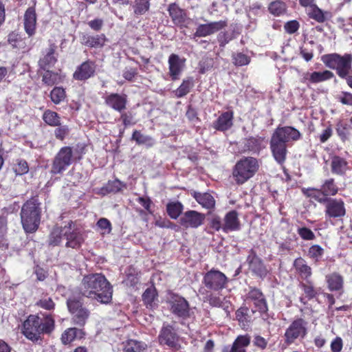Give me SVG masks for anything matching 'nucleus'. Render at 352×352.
Returning a JSON list of instances; mask_svg holds the SVG:
<instances>
[{
    "mask_svg": "<svg viewBox=\"0 0 352 352\" xmlns=\"http://www.w3.org/2000/svg\"><path fill=\"white\" fill-rule=\"evenodd\" d=\"M80 291L82 296L107 304L112 300L113 289L110 283L101 274H90L82 280Z\"/></svg>",
    "mask_w": 352,
    "mask_h": 352,
    "instance_id": "obj_1",
    "label": "nucleus"
},
{
    "mask_svg": "<svg viewBox=\"0 0 352 352\" xmlns=\"http://www.w3.org/2000/svg\"><path fill=\"white\" fill-rule=\"evenodd\" d=\"M55 320L50 314L30 315L23 323L22 333L33 342H41L42 335H50L54 330Z\"/></svg>",
    "mask_w": 352,
    "mask_h": 352,
    "instance_id": "obj_2",
    "label": "nucleus"
},
{
    "mask_svg": "<svg viewBox=\"0 0 352 352\" xmlns=\"http://www.w3.org/2000/svg\"><path fill=\"white\" fill-rule=\"evenodd\" d=\"M300 132L292 126L278 127L270 140V148L275 160L280 164L285 162L287 153V143L300 138Z\"/></svg>",
    "mask_w": 352,
    "mask_h": 352,
    "instance_id": "obj_3",
    "label": "nucleus"
},
{
    "mask_svg": "<svg viewBox=\"0 0 352 352\" xmlns=\"http://www.w3.org/2000/svg\"><path fill=\"white\" fill-rule=\"evenodd\" d=\"M41 210L38 204L34 200L26 201L21 211V219L23 228L26 232H35L40 223Z\"/></svg>",
    "mask_w": 352,
    "mask_h": 352,
    "instance_id": "obj_4",
    "label": "nucleus"
},
{
    "mask_svg": "<svg viewBox=\"0 0 352 352\" xmlns=\"http://www.w3.org/2000/svg\"><path fill=\"white\" fill-rule=\"evenodd\" d=\"M322 61L327 67L335 69L340 78H346L352 73V54H345L341 56L334 53L325 55Z\"/></svg>",
    "mask_w": 352,
    "mask_h": 352,
    "instance_id": "obj_5",
    "label": "nucleus"
},
{
    "mask_svg": "<svg viewBox=\"0 0 352 352\" xmlns=\"http://www.w3.org/2000/svg\"><path fill=\"white\" fill-rule=\"evenodd\" d=\"M258 168V164L256 158L244 157L234 166L232 175L237 184H243L254 175Z\"/></svg>",
    "mask_w": 352,
    "mask_h": 352,
    "instance_id": "obj_6",
    "label": "nucleus"
},
{
    "mask_svg": "<svg viewBox=\"0 0 352 352\" xmlns=\"http://www.w3.org/2000/svg\"><path fill=\"white\" fill-rule=\"evenodd\" d=\"M170 312L177 318L186 320L193 316L194 312L188 302L182 296L170 294L167 300Z\"/></svg>",
    "mask_w": 352,
    "mask_h": 352,
    "instance_id": "obj_7",
    "label": "nucleus"
},
{
    "mask_svg": "<svg viewBox=\"0 0 352 352\" xmlns=\"http://www.w3.org/2000/svg\"><path fill=\"white\" fill-rule=\"evenodd\" d=\"M67 305L69 312L73 315V322L80 327H84L89 316V311L83 307L81 298L70 297L67 300Z\"/></svg>",
    "mask_w": 352,
    "mask_h": 352,
    "instance_id": "obj_8",
    "label": "nucleus"
},
{
    "mask_svg": "<svg viewBox=\"0 0 352 352\" xmlns=\"http://www.w3.org/2000/svg\"><path fill=\"white\" fill-rule=\"evenodd\" d=\"M228 278L219 270H211L204 276L203 283L205 287L212 291L219 292L226 287Z\"/></svg>",
    "mask_w": 352,
    "mask_h": 352,
    "instance_id": "obj_9",
    "label": "nucleus"
},
{
    "mask_svg": "<svg viewBox=\"0 0 352 352\" xmlns=\"http://www.w3.org/2000/svg\"><path fill=\"white\" fill-rule=\"evenodd\" d=\"M158 339L161 344H166L176 350L180 348L179 336L175 328L171 324H163Z\"/></svg>",
    "mask_w": 352,
    "mask_h": 352,
    "instance_id": "obj_10",
    "label": "nucleus"
},
{
    "mask_svg": "<svg viewBox=\"0 0 352 352\" xmlns=\"http://www.w3.org/2000/svg\"><path fill=\"white\" fill-rule=\"evenodd\" d=\"M72 160V150L69 146L60 148L56 155L51 169L53 174H58L65 170L71 164Z\"/></svg>",
    "mask_w": 352,
    "mask_h": 352,
    "instance_id": "obj_11",
    "label": "nucleus"
},
{
    "mask_svg": "<svg viewBox=\"0 0 352 352\" xmlns=\"http://www.w3.org/2000/svg\"><path fill=\"white\" fill-rule=\"evenodd\" d=\"M63 234L67 248L78 249L84 242L85 239L82 232L75 228L74 224L72 221L65 226V231Z\"/></svg>",
    "mask_w": 352,
    "mask_h": 352,
    "instance_id": "obj_12",
    "label": "nucleus"
},
{
    "mask_svg": "<svg viewBox=\"0 0 352 352\" xmlns=\"http://www.w3.org/2000/svg\"><path fill=\"white\" fill-rule=\"evenodd\" d=\"M307 322L302 318L294 320L287 329L285 337L287 344H292L298 338H304L307 334Z\"/></svg>",
    "mask_w": 352,
    "mask_h": 352,
    "instance_id": "obj_13",
    "label": "nucleus"
},
{
    "mask_svg": "<svg viewBox=\"0 0 352 352\" xmlns=\"http://www.w3.org/2000/svg\"><path fill=\"white\" fill-rule=\"evenodd\" d=\"M249 270L256 276L264 278L268 274V270L263 261L256 255L254 250H251L247 257Z\"/></svg>",
    "mask_w": 352,
    "mask_h": 352,
    "instance_id": "obj_14",
    "label": "nucleus"
},
{
    "mask_svg": "<svg viewBox=\"0 0 352 352\" xmlns=\"http://www.w3.org/2000/svg\"><path fill=\"white\" fill-rule=\"evenodd\" d=\"M325 206V214L329 218L342 217L346 214L344 203L342 199L329 198Z\"/></svg>",
    "mask_w": 352,
    "mask_h": 352,
    "instance_id": "obj_15",
    "label": "nucleus"
},
{
    "mask_svg": "<svg viewBox=\"0 0 352 352\" xmlns=\"http://www.w3.org/2000/svg\"><path fill=\"white\" fill-rule=\"evenodd\" d=\"M226 25L227 23L226 21H219L206 24H201L197 27L196 32L194 34L193 38H195V37H204L212 34L223 29Z\"/></svg>",
    "mask_w": 352,
    "mask_h": 352,
    "instance_id": "obj_16",
    "label": "nucleus"
},
{
    "mask_svg": "<svg viewBox=\"0 0 352 352\" xmlns=\"http://www.w3.org/2000/svg\"><path fill=\"white\" fill-rule=\"evenodd\" d=\"M204 219V214L195 210H189L184 214L179 221L184 227L197 228L203 223Z\"/></svg>",
    "mask_w": 352,
    "mask_h": 352,
    "instance_id": "obj_17",
    "label": "nucleus"
},
{
    "mask_svg": "<svg viewBox=\"0 0 352 352\" xmlns=\"http://www.w3.org/2000/svg\"><path fill=\"white\" fill-rule=\"evenodd\" d=\"M185 59L181 58L178 55L172 54L168 58L169 74L172 80L179 78V76L184 67Z\"/></svg>",
    "mask_w": 352,
    "mask_h": 352,
    "instance_id": "obj_18",
    "label": "nucleus"
},
{
    "mask_svg": "<svg viewBox=\"0 0 352 352\" xmlns=\"http://www.w3.org/2000/svg\"><path fill=\"white\" fill-rule=\"evenodd\" d=\"M247 300L252 302L260 313H265L267 311L266 300L259 289L256 288L251 289L248 294Z\"/></svg>",
    "mask_w": 352,
    "mask_h": 352,
    "instance_id": "obj_19",
    "label": "nucleus"
},
{
    "mask_svg": "<svg viewBox=\"0 0 352 352\" xmlns=\"http://www.w3.org/2000/svg\"><path fill=\"white\" fill-rule=\"evenodd\" d=\"M57 46L54 43H50L46 50L45 54L38 60L40 69L46 70L54 66L57 62V58L54 56Z\"/></svg>",
    "mask_w": 352,
    "mask_h": 352,
    "instance_id": "obj_20",
    "label": "nucleus"
},
{
    "mask_svg": "<svg viewBox=\"0 0 352 352\" xmlns=\"http://www.w3.org/2000/svg\"><path fill=\"white\" fill-rule=\"evenodd\" d=\"M105 103L116 111L122 112L126 109V98L118 94H111L105 98Z\"/></svg>",
    "mask_w": 352,
    "mask_h": 352,
    "instance_id": "obj_21",
    "label": "nucleus"
},
{
    "mask_svg": "<svg viewBox=\"0 0 352 352\" xmlns=\"http://www.w3.org/2000/svg\"><path fill=\"white\" fill-rule=\"evenodd\" d=\"M36 25V14L34 8L27 9L24 14V28L28 36L34 34Z\"/></svg>",
    "mask_w": 352,
    "mask_h": 352,
    "instance_id": "obj_22",
    "label": "nucleus"
},
{
    "mask_svg": "<svg viewBox=\"0 0 352 352\" xmlns=\"http://www.w3.org/2000/svg\"><path fill=\"white\" fill-rule=\"evenodd\" d=\"M95 72L94 65L91 61L82 63L74 74V78L76 80H84L89 78Z\"/></svg>",
    "mask_w": 352,
    "mask_h": 352,
    "instance_id": "obj_23",
    "label": "nucleus"
},
{
    "mask_svg": "<svg viewBox=\"0 0 352 352\" xmlns=\"http://www.w3.org/2000/svg\"><path fill=\"white\" fill-rule=\"evenodd\" d=\"M240 228V222L238 218V213L235 210L228 212L224 217V223L222 229L225 232L228 231L238 230Z\"/></svg>",
    "mask_w": 352,
    "mask_h": 352,
    "instance_id": "obj_24",
    "label": "nucleus"
},
{
    "mask_svg": "<svg viewBox=\"0 0 352 352\" xmlns=\"http://www.w3.org/2000/svg\"><path fill=\"white\" fill-rule=\"evenodd\" d=\"M106 38L104 34H98L91 36L89 34H84L81 38L82 44L89 47H102L104 45Z\"/></svg>",
    "mask_w": 352,
    "mask_h": 352,
    "instance_id": "obj_25",
    "label": "nucleus"
},
{
    "mask_svg": "<svg viewBox=\"0 0 352 352\" xmlns=\"http://www.w3.org/2000/svg\"><path fill=\"white\" fill-rule=\"evenodd\" d=\"M255 311L250 310L247 307H241L236 311V318L239 321L240 326L243 329H248L252 321L251 313L254 314Z\"/></svg>",
    "mask_w": 352,
    "mask_h": 352,
    "instance_id": "obj_26",
    "label": "nucleus"
},
{
    "mask_svg": "<svg viewBox=\"0 0 352 352\" xmlns=\"http://www.w3.org/2000/svg\"><path fill=\"white\" fill-rule=\"evenodd\" d=\"M232 112L226 111L222 113L214 123V128L221 131L228 130L232 125Z\"/></svg>",
    "mask_w": 352,
    "mask_h": 352,
    "instance_id": "obj_27",
    "label": "nucleus"
},
{
    "mask_svg": "<svg viewBox=\"0 0 352 352\" xmlns=\"http://www.w3.org/2000/svg\"><path fill=\"white\" fill-rule=\"evenodd\" d=\"M250 344V336L248 335L239 336L232 344V347L224 352H246L245 347Z\"/></svg>",
    "mask_w": 352,
    "mask_h": 352,
    "instance_id": "obj_28",
    "label": "nucleus"
},
{
    "mask_svg": "<svg viewBox=\"0 0 352 352\" xmlns=\"http://www.w3.org/2000/svg\"><path fill=\"white\" fill-rule=\"evenodd\" d=\"M326 280L330 291H340L343 287V278L336 272L327 275Z\"/></svg>",
    "mask_w": 352,
    "mask_h": 352,
    "instance_id": "obj_29",
    "label": "nucleus"
},
{
    "mask_svg": "<svg viewBox=\"0 0 352 352\" xmlns=\"http://www.w3.org/2000/svg\"><path fill=\"white\" fill-rule=\"evenodd\" d=\"M294 266L300 274L302 278L309 279L311 276V268L307 265L306 261L301 257L297 258L294 262Z\"/></svg>",
    "mask_w": 352,
    "mask_h": 352,
    "instance_id": "obj_30",
    "label": "nucleus"
},
{
    "mask_svg": "<svg viewBox=\"0 0 352 352\" xmlns=\"http://www.w3.org/2000/svg\"><path fill=\"white\" fill-rule=\"evenodd\" d=\"M196 201L202 206V207L207 209H212L214 207L215 201L214 197L209 193L197 192H195L193 195Z\"/></svg>",
    "mask_w": 352,
    "mask_h": 352,
    "instance_id": "obj_31",
    "label": "nucleus"
},
{
    "mask_svg": "<svg viewBox=\"0 0 352 352\" xmlns=\"http://www.w3.org/2000/svg\"><path fill=\"white\" fill-rule=\"evenodd\" d=\"M169 15L175 25H179L184 21V12L175 3H171L168 6Z\"/></svg>",
    "mask_w": 352,
    "mask_h": 352,
    "instance_id": "obj_32",
    "label": "nucleus"
},
{
    "mask_svg": "<svg viewBox=\"0 0 352 352\" xmlns=\"http://www.w3.org/2000/svg\"><path fill=\"white\" fill-rule=\"evenodd\" d=\"M331 171L337 175H343L347 169V162L339 156H334L331 160Z\"/></svg>",
    "mask_w": 352,
    "mask_h": 352,
    "instance_id": "obj_33",
    "label": "nucleus"
},
{
    "mask_svg": "<svg viewBox=\"0 0 352 352\" xmlns=\"http://www.w3.org/2000/svg\"><path fill=\"white\" fill-rule=\"evenodd\" d=\"M131 140L135 141L138 145H144L147 147H151L155 144V140L152 137L142 134L137 130L133 131Z\"/></svg>",
    "mask_w": 352,
    "mask_h": 352,
    "instance_id": "obj_34",
    "label": "nucleus"
},
{
    "mask_svg": "<svg viewBox=\"0 0 352 352\" xmlns=\"http://www.w3.org/2000/svg\"><path fill=\"white\" fill-rule=\"evenodd\" d=\"M124 184L118 179L109 181L104 187L100 189L101 194L106 195L108 193H116L120 191L123 188H125Z\"/></svg>",
    "mask_w": 352,
    "mask_h": 352,
    "instance_id": "obj_35",
    "label": "nucleus"
},
{
    "mask_svg": "<svg viewBox=\"0 0 352 352\" xmlns=\"http://www.w3.org/2000/svg\"><path fill=\"white\" fill-rule=\"evenodd\" d=\"M65 231V226L64 227H55L50 235L49 244L55 246L65 241L63 234Z\"/></svg>",
    "mask_w": 352,
    "mask_h": 352,
    "instance_id": "obj_36",
    "label": "nucleus"
},
{
    "mask_svg": "<svg viewBox=\"0 0 352 352\" xmlns=\"http://www.w3.org/2000/svg\"><path fill=\"white\" fill-rule=\"evenodd\" d=\"M82 330L77 328H69L65 330L61 336V341L63 344H67L72 342L78 335H82Z\"/></svg>",
    "mask_w": 352,
    "mask_h": 352,
    "instance_id": "obj_37",
    "label": "nucleus"
},
{
    "mask_svg": "<svg viewBox=\"0 0 352 352\" xmlns=\"http://www.w3.org/2000/svg\"><path fill=\"white\" fill-rule=\"evenodd\" d=\"M303 192L307 197L314 199L316 201L320 202V204H325L329 197H327L324 195V192L320 190L315 188H310L307 190H303Z\"/></svg>",
    "mask_w": 352,
    "mask_h": 352,
    "instance_id": "obj_38",
    "label": "nucleus"
},
{
    "mask_svg": "<svg viewBox=\"0 0 352 352\" xmlns=\"http://www.w3.org/2000/svg\"><path fill=\"white\" fill-rule=\"evenodd\" d=\"M194 86V81L192 77L184 79L182 85L175 91V95L177 98H182L188 94Z\"/></svg>",
    "mask_w": 352,
    "mask_h": 352,
    "instance_id": "obj_39",
    "label": "nucleus"
},
{
    "mask_svg": "<svg viewBox=\"0 0 352 352\" xmlns=\"http://www.w3.org/2000/svg\"><path fill=\"white\" fill-rule=\"evenodd\" d=\"M305 283H300V287L303 290L306 298L309 300L315 298L319 293L318 289L315 288L313 283L307 279Z\"/></svg>",
    "mask_w": 352,
    "mask_h": 352,
    "instance_id": "obj_40",
    "label": "nucleus"
},
{
    "mask_svg": "<svg viewBox=\"0 0 352 352\" xmlns=\"http://www.w3.org/2000/svg\"><path fill=\"white\" fill-rule=\"evenodd\" d=\"M328 12H324L320 8H319L316 4L310 7V10L308 12V15L310 18L314 19L318 23H323L326 21V14Z\"/></svg>",
    "mask_w": 352,
    "mask_h": 352,
    "instance_id": "obj_41",
    "label": "nucleus"
},
{
    "mask_svg": "<svg viewBox=\"0 0 352 352\" xmlns=\"http://www.w3.org/2000/svg\"><path fill=\"white\" fill-rule=\"evenodd\" d=\"M333 76V73L329 70H325L322 72H314L310 75L309 81L313 83H317L331 79Z\"/></svg>",
    "mask_w": 352,
    "mask_h": 352,
    "instance_id": "obj_42",
    "label": "nucleus"
},
{
    "mask_svg": "<svg viewBox=\"0 0 352 352\" xmlns=\"http://www.w3.org/2000/svg\"><path fill=\"white\" fill-rule=\"evenodd\" d=\"M43 119L47 124L50 126H60V118L56 112L47 110L44 112Z\"/></svg>",
    "mask_w": 352,
    "mask_h": 352,
    "instance_id": "obj_43",
    "label": "nucleus"
},
{
    "mask_svg": "<svg viewBox=\"0 0 352 352\" xmlns=\"http://www.w3.org/2000/svg\"><path fill=\"white\" fill-rule=\"evenodd\" d=\"M157 298V292L155 287L147 288L142 294V300L147 307H153Z\"/></svg>",
    "mask_w": 352,
    "mask_h": 352,
    "instance_id": "obj_44",
    "label": "nucleus"
},
{
    "mask_svg": "<svg viewBox=\"0 0 352 352\" xmlns=\"http://www.w3.org/2000/svg\"><path fill=\"white\" fill-rule=\"evenodd\" d=\"M45 72L42 76V81L47 86H52L58 84L60 82V76L58 73L50 71L49 69L45 70Z\"/></svg>",
    "mask_w": 352,
    "mask_h": 352,
    "instance_id": "obj_45",
    "label": "nucleus"
},
{
    "mask_svg": "<svg viewBox=\"0 0 352 352\" xmlns=\"http://www.w3.org/2000/svg\"><path fill=\"white\" fill-rule=\"evenodd\" d=\"M268 9L270 12L274 16H280L285 13L287 6L283 1H275L270 4Z\"/></svg>",
    "mask_w": 352,
    "mask_h": 352,
    "instance_id": "obj_46",
    "label": "nucleus"
},
{
    "mask_svg": "<svg viewBox=\"0 0 352 352\" xmlns=\"http://www.w3.org/2000/svg\"><path fill=\"white\" fill-rule=\"evenodd\" d=\"M146 347L145 343L131 340L128 342L123 352H142Z\"/></svg>",
    "mask_w": 352,
    "mask_h": 352,
    "instance_id": "obj_47",
    "label": "nucleus"
},
{
    "mask_svg": "<svg viewBox=\"0 0 352 352\" xmlns=\"http://www.w3.org/2000/svg\"><path fill=\"white\" fill-rule=\"evenodd\" d=\"M167 212L172 219H177L182 213L183 210L182 204L179 202H172L167 205Z\"/></svg>",
    "mask_w": 352,
    "mask_h": 352,
    "instance_id": "obj_48",
    "label": "nucleus"
},
{
    "mask_svg": "<svg viewBox=\"0 0 352 352\" xmlns=\"http://www.w3.org/2000/svg\"><path fill=\"white\" fill-rule=\"evenodd\" d=\"M321 190L328 197L335 195L338 192V188L334 184L333 179H329L321 186Z\"/></svg>",
    "mask_w": 352,
    "mask_h": 352,
    "instance_id": "obj_49",
    "label": "nucleus"
},
{
    "mask_svg": "<svg viewBox=\"0 0 352 352\" xmlns=\"http://www.w3.org/2000/svg\"><path fill=\"white\" fill-rule=\"evenodd\" d=\"M65 97L66 94L64 89L60 87H54L50 92V98L56 104L60 103Z\"/></svg>",
    "mask_w": 352,
    "mask_h": 352,
    "instance_id": "obj_50",
    "label": "nucleus"
},
{
    "mask_svg": "<svg viewBox=\"0 0 352 352\" xmlns=\"http://www.w3.org/2000/svg\"><path fill=\"white\" fill-rule=\"evenodd\" d=\"M324 249L319 245H313L308 250V256L315 262H318L324 254Z\"/></svg>",
    "mask_w": 352,
    "mask_h": 352,
    "instance_id": "obj_51",
    "label": "nucleus"
},
{
    "mask_svg": "<svg viewBox=\"0 0 352 352\" xmlns=\"http://www.w3.org/2000/svg\"><path fill=\"white\" fill-rule=\"evenodd\" d=\"M148 0H135L134 5V12L135 14H144L149 9Z\"/></svg>",
    "mask_w": 352,
    "mask_h": 352,
    "instance_id": "obj_52",
    "label": "nucleus"
},
{
    "mask_svg": "<svg viewBox=\"0 0 352 352\" xmlns=\"http://www.w3.org/2000/svg\"><path fill=\"white\" fill-rule=\"evenodd\" d=\"M232 59L234 64L237 66L246 65L250 63V58L242 53L233 54Z\"/></svg>",
    "mask_w": 352,
    "mask_h": 352,
    "instance_id": "obj_53",
    "label": "nucleus"
},
{
    "mask_svg": "<svg viewBox=\"0 0 352 352\" xmlns=\"http://www.w3.org/2000/svg\"><path fill=\"white\" fill-rule=\"evenodd\" d=\"M97 226L102 230V234H109L111 232V224L106 218H100L97 222Z\"/></svg>",
    "mask_w": 352,
    "mask_h": 352,
    "instance_id": "obj_54",
    "label": "nucleus"
},
{
    "mask_svg": "<svg viewBox=\"0 0 352 352\" xmlns=\"http://www.w3.org/2000/svg\"><path fill=\"white\" fill-rule=\"evenodd\" d=\"M58 126L54 131V135L57 139L63 140L69 134V129L66 125Z\"/></svg>",
    "mask_w": 352,
    "mask_h": 352,
    "instance_id": "obj_55",
    "label": "nucleus"
},
{
    "mask_svg": "<svg viewBox=\"0 0 352 352\" xmlns=\"http://www.w3.org/2000/svg\"><path fill=\"white\" fill-rule=\"evenodd\" d=\"M298 233L305 240H313L315 238L314 233L307 228H300L298 230Z\"/></svg>",
    "mask_w": 352,
    "mask_h": 352,
    "instance_id": "obj_56",
    "label": "nucleus"
},
{
    "mask_svg": "<svg viewBox=\"0 0 352 352\" xmlns=\"http://www.w3.org/2000/svg\"><path fill=\"white\" fill-rule=\"evenodd\" d=\"M206 300L213 307H221L222 304L221 298L213 294H207L206 296Z\"/></svg>",
    "mask_w": 352,
    "mask_h": 352,
    "instance_id": "obj_57",
    "label": "nucleus"
},
{
    "mask_svg": "<svg viewBox=\"0 0 352 352\" xmlns=\"http://www.w3.org/2000/svg\"><path fill=\"white\" fill-rule=\"evenodd\" d=\"M29 170L28 163L25 160H20L14 167L16 175H23Z\"/></svg>",
    "mask_w": 352,
    "mask_h": 352,
    "instance_id": "obj_58",
    "label": "nucleus"
},
{
    "mask_svg": "<svg viewBox=\"0 0 352 352\" xmlns=\"http://www.w3.org/2000/svg\"><path fill=\"white\" fill-rule=\"evenodd\" d=\"M36 305L45 309L51 310L54 308L55 304L50 298L40 300Z\"/></svg>",
    "mask_w": 352,
    "mask_h": 352,
    "instance_id": "obj_59",
    "label": "nucleus"
},
{
    "mask_svg": "<svg viewBox=\"0 0 352 352\" xmlns=\"http://www.w3.org/2000/svg\"><path fill=\"white\" fill-rule=\"evenodd\" d=\"M299 28V23L297 21H290L285 23V29L289 34L295 33Z\"/></svg>",
    "mask_w": 352,
    "mask_h": 352,
    "instance_id": "obj_60",
    "label": "nucleus"
},
{
    "mask_svg": "<svg viewBox=\"0 0 352 352\" xmlns=\"http://www.w3.org/2000/svg\"><path fill=\"white\" fill-rule=\"evenodd\" d=\"M342 340L340 337L336 338L331 344L332 352H340L342 349Z\"/></svg>",
    "mask_w": 352,
    "mask_h": 352,
    "instance_id": "obj_61",
    "label": "nucleus"
},
{
    "mask_svg": "<svg viewBox=\"0 0 352 352\" xmlns=\"http://www.w3.org/2000/svg\"><path fill=\"white\" fill-rule=\"evenodd\" d=\"M138 74L137 69L132 67H126L123 72V77L127 80H132V79Z\"/></svg>",
    "mask_w": 352,
    "mask_h": 352,
    "instance_id": "obj_62",
    "label": "nucleus"
},
{
    "mask_svg": "<svg viewBox=\"0 0 352 352\" xmlns=\"http://www.w3.org/2000/svg\"><path fill=\"white\" fill-rule=\"evenodd\" d=\"M254 345L261 349H265L267 345V341L261 336H256L253 340Z\"/></svg>",
    "mask_w": 352,
    "mask_h": 352,
    "instance_id": "obj_63",
    "label": "nucleus"
},
{
    "mask_svg": "<svg viewBox=\"0 0 352 352\" xmlns=\"http://www.w3.org/2000/svg\"><path fill=\"white\" fill-rule=\"evenodd\" d=\"M340 100L342 104L352 106V94L349 92H343L342 96L340 98Z\"/></svg>",
    "mask_w": 352,
    "mask_h": 352,
    "instance_id": "obj_64",
    "label": "nucleus"
}]
</instances>
